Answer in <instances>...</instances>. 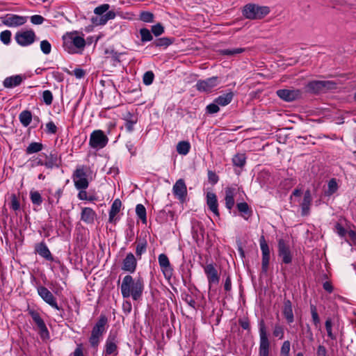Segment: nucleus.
<instances>
[{
	"label": "nucleus",
	"mask_w": 356,
	"mask_h": 356,
	"mask_svg": "<svg viewBox=\"0 0 356 356\" xmlns=\"http://www.w3.org/2000/svg\"><path fill=\"white\" fill-rule=\"evenodd\" d=\"M109 8L110 6L107 3L102 4L95 8L94 13L96 15H104L105 13L108 12Z\"/></svg>",
	"instance_id": "49"
},
{
	"label": "nucleus",
	"mask_w": 356,
	"mask_h": 356,
	"mask_svg": "<svg viewBox=\"0 0 356 356\" xmlns=\"http://www.w3.org/2000/svg\"><path fill=\"white\" fill-rule=\"evenodd\" d=\"M29 314L31 315L35 323L37 325L38 327L39 328L41 336L43 337L44 334L48 335V330L46 327L44 321L40 317V314L35 310H31L29 311Z\"/></svg>",
	"instance_id": "20"
},
{
	"label": "nucleus",
	"mask_w": 356,
	"mask_h": 356,
	"mask_svg": "<svg viewBox=\"0 0 356 356\" xmlns=\"http://www.w3.org/2000/svg\"><path fill=\"white\" fill-rule=\"evenodd\" d=\"M152 32L155 36H159L164 32V27L161 24L158 23L152 26Z\"/></svg>",
	"instance_id": "56"
},
{
	"label": "nucleus",
	"mask_w": 356,
	"mask_h": 356,
	"mask_svg": "<svg viewBox=\"0 0 356 356\" xmlns=\"http://www.w3.org/2000/svg\"><path fill=\"white\" fill-rule=\"evenodd\" d=\"M137 266V260L133 253L129 252L127 254L122 262V269L124 271L134 273Z\"/></svg>",
	"instance_id": "19"
},
{
	"label": "nucleus",
	"mask_w": 356,
	"mask_h": 356,
	"mask_svg": "<svg viewBox=\"0 0 356 356\" xmlns=\"http://www.w3.org/2000/svg\"><path fill=\"white\" fill-rule=\"evenodd\" d=\"M154 74L152 71L146 72L143 76V82L146 86H149L153 83Z\"/></svg>",
	"instance_id": "47"
},
{
	"label": "nucleus",
	"mask_w": 356,
	"mask_h": 356,
	"mask_svg": "<svg viewBox=\"0 0 356 356\" xmlns=\"http://www.w3.org/2000/svg\"><path fill=\"white\" fill-rule=\"evenodd\" d=\"M283 314L289 323L294 321V316L292 309V303L289 300H285L284 302Z\"/></svg>",
	"instance_id": "27"
},
{
	"label": "nucleus",
	"mask_w": 356,
	"mask_h": 356,
	"mask_svg": "<svg viewBox=\"0 0 356 356\" xmlns=\"http://www.w3.org/2000/svg\"><path fill=\"white\" fill-rule=\"evenodd\" d=\"M40 49L44 54H49L51 51V45L50 42L47 40L41 41Z\"/></svg>",
	"instance_id": "53"
},
{
	"label": "nucleus",
	"mask_w": 356,
	"mask_h": 356,
	"mask_svg": "<svg viewBox=\"0 0 356 356\" xmlns=\"http://www.w3.org/2000/svg\"><path fill=\"white\" fill-rule=\"evenodd\" d=\"M19 120L24 127H28L32 120L31 112L28 110L23 111L19 115Z\"/></svg>",
	"instance_id": "35"
},
{
	"label": "nucleus",
	"mask_w": 356,
	"mask_h": 356,
	"mask_svg": "<svg viewBox=\"0 0 356 356\" xmlns=\"http://www.w3.org/2000/svg\"><path fill=\"white\" fill-rule=\"evenodd\" d=\"M312 200L311 192L309 190H307L305 192L303 200L300 204L302 216H307L309 214Z\"/></svg>",
	"instance_id": "26"
},
{
	"label": "nucleus",
	"mask_w": 356,
	"mask_h": 356,
	"mask_svg": "<svg viewBox=\"0 0 356 356\" xmlns=\"http://www.w3.org/2000/svg\"><path fill=\"white\" fill-rule=\"evenodd\" d=\"M147 248V242L140 241L137 243L136 248V256L138 257V259H140L141 255L145 252Z\"/></svg>",
	"instance_id": "46"
},
{
	"label": "nucleus",
	"mask_w": 356,
	"mask_h": 356,
	"mask_svg": "<svg viewBox=\"0 0 356 356\" xmlns=\"http://www.w3.org/2000/svg\"><path fill=\"white\" fill-rule=\"evenodd\" d=\"M245 51V48H234V49H225L220 50V54L229 56H234L239 54H242Z\"/></svg>",
	"instance_id": "38"
},
{
	"label": "nucleus",
	"mask_w": 356,
	"mask_h": 356,
	"mask_svg": "<svg viewBox=\"0 0 356 356\" xmlns=\"http://www.w3.org/2000/svg\"><path fill=\"white\" fill-rule=\"evenodd\" d=\"M107 318L105 316H100L99 320L94 325L91 336L89 339V342L93 348H97L100 342V339L103 334L106 331V325L107 323Z\"/></svg>",
	"instance_id": "4"
},
{
	"label": "nucleus",
	"mask_w": 356,
	"mask_h": 356,
	"mask_svg": "<svg viewBox=\"0 0 356 356\" xmlns=\"http://www.w3.org/2000/svg\"><path fill=\"white\" fill-rule=\"evenodd\" d=\"M310 311L312 318V321L316 326L318 327L320 324V318L317 312L316 307L314 305H310Z\"/></svg>",
	"instance_id": "45"
},
{
	"label": "nucleus",
	"mask_w": 356,
	"mask_h": 356,
	"mask_svg": "<svg viewBox=\"0 0 356 356\" xmlns=\"http://www.w3.org/2000/svg\"><path fill=\"white\" fill-rule=\"evenodd\" d=\"M234 93L232 92H229L227 93L218 96L217 98L215 99L214 102L221 106H225L229 104L232 101Z\"/></svg>",
	"instance_id": "30"
},
{
	"label": "nucleus",
	"mask_w": 356,
	"mask_h": 356,
	"mask_svg": "<svg viewBox=\"0 0 356 356\" xmlns=\"http://www.w3.org/2000/svg\"><path fill=\"white\" fill-rule=\"evenodd\" d=\"M96 216L95 212L90 207H84L81 210V220L87 224H92Z\"/></svg>",
	"instance_id": "25"
},
{
	"label": "nucleus",
	"mask_w": 356,
	"mask_h": 356,
	"mask_svg": "<svg viewBox=\"0 0 356 356\" xmlns=\"http://www.w3.org/2000/svg\"><path fill=\"white\" fill-rule=\"evenodd\" d=\"M238 211L241 213V216L248 220L252 216V210L246 202H240L236 204Z\"/></svg>",
	"instance_id": "31"
},
{
	"label": "nucleus",
	"mask_w": 356,
	"mask_h": 356,
	"mask_svg": "<svg viewBox=\"0 0 356 356\" xmlns=\"http://www.w3.org/2000/svg\"><path fill=\"white\" fill-rule=\"evenodd\" d=\"M191 148L190 143L187 141H181L177 145V151L179 154L186 155Z\"/></svg>",
	"instance_id": "37"
},
{
	"label": "nucleus",
	"mask_w": 356,
	"mask_h": 356,
	"mask_svg": "<svg viewBox=\"0 0 356 356\" xmlns=\"http://www.w3.org/2000/svg\"><path fill=\"white\" fill-rule=\"evenodd\" d=\"M20 205L19 202L15 195H12L11 196V202H10V208L14 211H17L19 209Z\"/></svg>",
	"instance_id": "59"
},
{
	"label": "nucleus",
	"mask_w": 356,
	"mask_h": 356,
	"mask_svg": "<svg viewBox=\"0 0 356 356\" xmlns=\"http://www.w3.org/2000/svg\"><path fill=\"white\" fill-rule=\"evenodd\" d=\"M43 145L40 143L33 142L26 147V152L27 154L39 152L42 149Z\"/></svg>",
	"instance_id": "36"
},
{
	"label": "nucleus",
	"mask_w": 356,
	"mask_h": 356,
	"mask_svg": "<svg viewBox=\"0 0 356 356\" xmlns=\"http://www.w3.org/2000/svg\"><path fill=\"white\" fill-rule=\"evenodd\" d=\"M208 179L211 184H216L218 181V176L216 174V172L211 170H209Z\"/></svg>",
	"instance_id": "62"
},
{
	"label": "nucleus",
	"mask_w": 356,
	"mask_h": 356,
	"mask_svg": "<svg viewBox=\"0 0 356 356\" xmlns=\"http://www.w3.org/2000/svg\"><path fill=\"white\" fill-rule=\"evenodd\" d=\"M26 22V18L25 17L14 14H7L1 17L3 24L8 27L19 26L24 24Z\"/></svg>",
	"instance_id": "12"
},
{
	"label": "nucleus",
	"mask_w": 356,
	"mask_h": 356,
	"mask_svg": "<svg viewBox=\"0 0 356 356\" xmlns=\"http://www.w3.org/2000/svg\"><path fill=\"white\" fill-rule=\"evenodd\" d=\"M347 234L350 240H346V241L351 245H356V232L353 230H350Z\"/></svg>",
	"instance_id": "60"
},
{
	"label": "nucleus",
	"mask_w": 356,
	"mask_h": 356,
	"mask_svg": "<svg viewBox=\"0 0 356 356\" xmlns=\"http://www.w3.org/2000/svg\"><path fill=\"white\" fill-rule=\"evenodd\" d=\"M38 293L40 297L51 307L60 310V308L58 306L56 298L54 296L53 293L45 286H39L37 288Z\"/></svg>",
	"instance_id": "10"
},
{
	"label": "nucleus",
	"mask_w": 356,
	"mask_h": 356,
	"mask_svg": "<svg viewBox=\"0 0 356 356\" xmlns=\"http://www.w3.org/2000/svg\"><path fill=\"white\" fill-rule=\"evenodd\" d=\"M35 252L42 257L44 258L47 261H53L54 257L49 251L48 247L44 242L39 243L35 245Z\"/></svg>",
	"instance_id": "23"
},
{
	"label": "nucleus",
	"mask_w": 356,
	"mask_h": 356,
	"mask_svg": "<svg viewBox=\"0 0 356 356\" xmlns=\"http://www.w3.org/2000/svg\"><path fill=\"white\" fill-rule=\"evenodd\" d=\"M57 161V154L55 152H51L49 155L46 156L44 165L48 169H52L54 166H58Z\"/></svg>",
	"instance_id": "33"
},
{
	"label": "nucleus",
	"mask_w": 356,
	"mask_h": 356,
	"mask_svg": "<svg viewBox=\"0 0 356 356\" xmlns=\"http://www.w3.org/2000/svg\"><path fill=\"white\" fill-rule=\"evenodd\" d=\"M207 204L210 209L216 216H219L218 203L217 196L214 193L208 192L207 193Z\"/></svg>",
	"instance_id": "22"
},
{
	"label": "nucleus",
	"mask_w": 356,
	"mask_h": 356,
	"mask_svg": "<svg viewBox=\"0 0 356 356\" xmlns=\"http://www.w3.org/2000/svg\"><path fill=\"white\" fill-rule=\"evenodd\" d=\"M270 341L268 338L266 327L264 321L259 323V356H269Z\"/></svg>",
	"instance_id": "7"
},
{
	"label": "nucleus",
	"mask_w": 356,
	"mask_h": 356,
	"mask_svg": "<svg viewBox=\"0 0 356 356\" xmlns=\"http://www.w3.org/2000/svg\"><path fill=\"white\" fill-rule=\"evenodd\" d=\"M115 13L113 10H109L104 15H96L91 18V22L95 26H102L107 23L110 19H113L115 17Z\"/></svg>",
	"instance_id": "21"
},
{
	"label": "nucleus",
	"mask_w": 356,
	"mask_h": 356,
	"mask_svg": "<svg viewBox=\"0 0 356 356\" xmlns=\"http://www.w3.org/2000/svg\"><path fill=\"white\" fill-rule=\"evenodd\" d=\"M336 88L337 83L332 81H312L306 86L307 90L312 93L326 92Z\"/></svg>",
	"instance_id": "5"
},
{
	"label": "nucleus",
	"mask_w": 356,
	"mask_h": 356,
	"mask_svg": "<svg viewBox=\"0 0 356 356\" xmlns=\"http://www.w3.org/2000/svg\"><path fill=\"white\" fill-rule=\"evenodd\" d=\"M62 195V191L60 189H58L54 194L51 195V197H49L48 201L49 203L51 205L54 204H58L59 202V200Z\"/></svg>",
	"instance_id": "51"
},
{
	"label": "nucleus",
	"mask_w": 356,
	"mask_h": 356,
	"mask_svg": "<svg viewBox=\"0 0 356 356\" xmlns=\"http://www.w3.org/2000/svg\"><path fill=\"white\" fill-rule=\"evenodd\" d=\"M259 244L262 254L261 271L267 273L270 262V248L264 236L260 237Z\"/></svg>",
	"instance_id": "9"
},
{
	"label": "nucleus",
	"mask_w": 356,
	"mask_h": 356,
	"mask_svg": "<svg viewBox=\"0 0 356 356\" xmlns=\"http://www.w3.org/2000/svg\"><path fill=\"white\" fill-rule=\"evenodd\" d=\"M11 31L5 30L0 33V40L6 45H8L11 42Z\"/></svg>",
	"instance_id": "43"
},
{
	"label": "nucleus",
	"mask_w": 356,
	"mask_h": 356,
	"mask_svg": "<svg viewBox=\"0 0 356 356\" xmlns=\"http://www.w3.org/2000/svg\"><path fill=\"white\" fill-rule=\"evenodd\" d=\"M68 39L75 47L83 49L86 46V41L83 37L78 36L75 33H70L68 35Z\"/></svg>",
	"instance_id": "29"
},
{
	"label": "nucleus",
	"mask_w": 356,
	"mask_h": 356,
	"mask_svg": "<svg viewBox=\"0 0 356 356\" xmlns=\"http://www.w3.org/2000/svg\"><path fill=\"white\" fill-rule=\"evenodd\" d=\"M42 99H43L44 102L47 105L51 104L52 101H53L52 92L50 90H44L42 92Z\"/></svg>",
	"instance_id": "55"
},
{
	"label": "nucleus",
	"mask_w": 356,
	"mask_h": 356,
	"mask_svg": "<svg viewBox=\"0 0 356 356\" xmlns=\"http://www.w3.org/2000/svg\"><path fill=\"white\" fill-rule=\"evenodd\" d=\"M136 213L138 217L143 221V223L147 222L146 209L143 204H138L136 205Z\"/></svg>",
	"instance_id": "40"
},
{
	"label": "nucleus",
	"mask_w": 356,
	"mask_h": 356,
	"mask_svg": "<svg viewBox=\"0 0 356 356\" xmlns=\"http://www.w3.org/2000/svg\"><path fill=\"white\" fill-rule=\"evenodd\" d=\"M37 39L35 33L32 29L17 31L15 35L16 42L21 47H28L33 44Z\"/></svg>",
	"instance_id": "6"
},
{
	"label": "nucleus",
	"mask_w": 356,
	"mask_h": 356,
	"mask_svg": "<svg viewBox=\"0 0 356 356\" xmlns=\"http://www.w3.org/2000/svg\"><path fill=\"white\" fill-rule=\"evenodd\" d=\"M233 164L235 166L243 167L246 162V157L244 154H237L232 159Z\"/></svg>",
	"instance_id": "39"
},
{
	"label": "nucleus",
	"mask_w": 356,
	"mask_h": 356,
	"mask_svg": "<svg viewBox=\"0 0 356 356\" xmlns=\"http://www.w3.org/2000/svg\"><path fill=\"white\" fill-rule=\"evenodd\" d=\"M158 260L164 276L170 279L172 275V268L168 257L165 254H161L159 255Z\"/></svg>",
	"instance_id": "17"
},
{
	"label": "nucleus",
	"mask_w": 356,
	"mask_h": 356,
	"mask_svg": "<svg viewBox=\"0 0 356 356\" xmlns=\"http://www.w3.org/2000/svg\"><path fill=\"white\" fill-rule=\"evenodd\" d=\"M290 346L291 344L289 341H285L283 343L280 350V354L282 356H289Z\"/></svg>",
	"instance_id": "57"
},
{
	"label": "nucleus",
	"mask_w": 356,
	"mask_h": 356,
	"mask_svg": "<svg viewBox=\"0 0 356 356\" xmlns=\"http://www.w3.org/2000/svg\"><path fill=\"white\" fill-rule=\"evenodd\" d=\"M327 336L332 340L337 339L336 336L332 333V323L331 318H327L325 323Z\"/></svg>",
	"instance_id": "50"
},
{
	"label": "nucleus",
	"mask_w": 356,
	"mask_h": 356,
	"mask_svg": "<svg viewBox=\"0 0 356 356\" xmlns=\"http://www.w3.org/2000/svg\"><path fill=\"white\" fill-rule=\"evenodd\" d=\"M31 22L33 24L39 25L43 23L44 17L39 15H35L31 17Z\"/></svg>",
	"instance_id": "64"
},
{
	"label": "nucleus",
	"mask_w": 356,
	"mask_h": 356,
	"mask_svg": "<svg viewBox=\"0 0 356 356\" xmlns=\"http://www.w3.org/2000/svg\"><path fill=\"white\" fill-rule=\"evenodd\" d=\"M124 120L125 121L124 127L126 130L131 132L134 130V125L137 122L136 118L129 112L126 114Z\"/></svg>",
	"instance_id": "34"
},
{
	"label": "nucleus",
	"mask_w": 356,
	"mask_h": 356,
	"mask_svg": "<svg viewBox=\"0 0 356 356\" xmlns=\"http://www.w3.org/2000/svg\"><path fill=\"white\" fill-rule=\"evenodd\" d=\"M108 142V137L102 130H95L90 134L89 145L93 149H102L106 147Z\"/></svg>",
	"instance_id": "8"
},
{
	"label": "nucleus",
	"mask_w": 356,
	"mask_h": 356,
	"mask_svg": "<svg viewBox=\"0 0 356 356\" xmlns=\"http://www.w3.org/2000/svg\"><path fill=\"white\" fill-rule=\"evenodd\" d=\"M219 105L216 103L210 104L207 106V111L210 114L216 113L219 111Z\"/></svg>",
	"instance_id": "61"
},
{
	"label": "nucleus",
	"mask_w": 356,
	"mask_h": 356,
	"mask_svg": "<svg viewBox=\"0 0 356 356\" xmlns=\"http://www.w3.org/2000/svg\"><path fill=\"white\" fill-rule=\"evenodd\" d=\"M140 19L144 22H152L154 21V15L150 12L143 11L140 14Z\"/></svg>",
	"instance_id": "52"
},
{
	"label": "nucleus",
	"mask_w": 356,
	"mask_h": 356,
	"mask_svg": "<svg viewBox=\"0 0 356 356\" xmlns=\"http://www.w3.org/2000/svg\"><path fill=\"white\" fill-rule=\"evenodd\" d=\"M57 127L54 122L50 121L46 124V132L49 134H55L57 132Z\"/></svg>",
	"instance_id": "58"
},
{
	"label": "nucleus",
	"mask_w": 356,
	"mask_h": 356,
	"mask_svg": "<svg viewBox=\"0 0 356 356\" xmlns=\"http://www.w3.org/2000/svg\"><path fill=\"white\" fill-rule=\"evenodd\" d=\"M122 207V202L120 199H115L109 211V222H112L114 221L115 216L120 212Z\"/></svg>",
	"instance_id": "32"
},
{
	"label": "nucleus",
	"mask_w": 356,
	"mask_h": 356,
	"mask_svg": "<svg viewBox=\"0 0 356 356\" xmlns=\"http://www.w3.org/2000/svg\"><path fill=\"white\" fill-rule=\"evenodd\" d=\"M236 188L233 187H227L225 190V207L229 211L233 208L235 204L234 196L236 195Z\"/></svg>",
	"instance_id": "24"
},
{
	"label": "nucleus",
	"mask_w": 356,
	"mask_h": 356,
	"mask_svg": "<svg viewBox=\"0 0 356 356\" xmlns=\"http://www.w3.org/2000/svg\"><path fill=\"white\" fill-rule=\"evenodd\" d=\"M284 328L280 324H276L273 329V336L282 339L284 337Z\"/></svg>",
	"instance_id": "54"
},
{
	"label": "nucleus",
	"mask_w": 356,
	"mask_h": 356,
	"mask_svg": "<svg viewBox=\"0 0 356 356\" xmlns=\"http://www.w3.org/2000/svg\"><path fill=\"white\" fill-rule=\"evenodd\" d=\"M335 232L341 237H344L348 232L340 223L335 225Z\"/></svg>",
	"instance_id": "63"
},
{
	"label": "nucleus",
	"mask_w": 356,
	"mask_h": 356,
	"mask_svg": "<svg viewBox=\"0 0 356 356\" xmlns=\"http://www.w3.org/2000/svg\"><path fill=\"white\" fill-rule=\"evenodd\" d=\"M22 82L21 75H15L7 77L3 81V86L7 88H12L19 86Z\"/></svg>",
	"instance_id": "28"
},
{
	"label": "nucleus",
	"mask_w": 356,
	"mask_h": 356,
	"mask_svg": "<svg viewBox=\"0 0 356 356\" xmlns=\"http://www.w3.org/2000/svg\"><path fill=\"white\" fill-rule=\"evenodd\" d=\"M218 84V77L212 76L205 80H199L196 83V88L200 92H210Z\"/></svg>",
	"instance_id": "11"
},
{
	"label": "nucleus",
	"mask_w": 356,
	"mask_h": 356,
	"mask_svg": "<svg viewBox=\"0 0 356 356\" xmlns=\"http://www.w3.org/2000/svg\"><path fill=\"white\" fill-rule=\"evenodd\" d=\"M278 255L282 258L284 264H290L292 261V254L289 245L283 239L278 241Z\"/></svg>",
	"instance_id": "13"
},
{
	"label": "nucleus",
	"mask_w": 356,
	"mask_h": 356,
	"mask_svg": "<svg viewBox=\"0 0 356 356\" xmlns=\"http://www.w3.org/2000/svg\"><path fill=\"white\" fill-rule=\"evenodd\" d=\"M140 34L141 36V41L143 42H149L152 40L153 37L150 31L147 29L143 28L140 30Z\"/></svg>",
	"instance_id": "44"
},
{
	"label": "nucleus",
	"mask_w": 356,
	"mask_h": 356,
	"mask_svg": "<svg viewBox=\"0 0 356 356\" xmlns=\"http://www.w3.org/2000/svg\"><path fill=\"white\" fill-rule=\"evenodd\" d=\"M270 13L268 6H259L255 3L246 4L243 8V16L249 19H261Z\"/></svg>",
	"instance_id": "3"
},
{
	"label": "nucleus",
	"mask_w": 356,
	"mask_h": 356,
	"mask_svg": "<svg viewBox=\"0 0 356 356\" xmlns=\"http://www.w3.org/2000/svg\"><path fill=\"white\" fill-rule=\"evenodd\" d=\"M172 40L168 38H161L156 40L154 44L156 47H168L172 44Z\"/></svg>",
	"instance_id": "48"
},
{
	"label": "nucleus",
	"mask_w": 356,
	"mask_h": 356,
	"mask_svg": "<svg viewBox=\"0 0 356 356\" xmlns=\"http://www.w3.org/2000/svg\"><path fill=\"white\" fill-rule=\"evenodd\" d=\"M204 270L207 275L209 286L218 284L220 281V276L213 264H209L204 266Z\"/></svg>",
	"instance_id": "16"
},
{
	"label": "nucleus",
	"mask_w": 356,
	"mask_h": 356,
	"mask_svg": "<svg viewBox=\"0 0 356 356\" xmlns=\"http://www.w3.org/2000/svg\"><path fill=\"white\" fill-rule=\"evenodd\" d=\"M90 168L86 165H78L72 175L74 186L77 190H86L89 186L88 179Z\"/></svg>",
	"instance_id": "2"
},
{
	"label": "nucleus",
	"mask_w": 356,
	"mask_h": 356,
	"mask_svg": "<svg viewBox=\"0 0 356 356\" xmlns=\"http://www.w3.org/2000/svg\"><path fill=\"white\" fill-rule=\"evenodd\" d=\"M276 94L285 102H293L301 96V92L298 89H280L277 90Z\"/></svg>",
	"instance_id": "14"
},
{
	"label": "nucleus",
	"mask_w": 356,
	"mask_h": 356,
	"mask_svg": "<svg viewBox=\"0 0 356 356\" xmlns=\"http://www.w3.org/2000/svg\"><path fill=\"white\" fill-rule=\"evenodd\" d=\"M172 192L181 202H184L187 195V188L185 181L182 179H178L172 188Z\"/></svg>",
	"instance_id": "15"
},
{
	"label": "nucleus",
	"mask_w": 356,
	"mask_h": 356,
	"mask_svg": "<svg viewBox=\"0 0 356 356\" xmlns=\"http://www.w3.org/2000/svg\"><path fill=\"white\" fill-rule=\"evenodd\" d=\"M144 289V282L142 278L133 279L127 275L124 276L121 284V293L123 298L131 297L133 300H139Z\"/></svg>",
	"instance_id": "1"
},
{
	"label": "nucleus",
	"mask_w": 356,
	"mask_h": 356,
	"mask_svg": "<svg viewBox=\"0 0 356 356\" xmlns=\"http://www.w3.org/2000/svg\"><path fill=\"white\" fill-rule=\"evenodd\" d=\"M117 334L110 332L105 344V354L111 355L117 353Z\"/></svg>",
	"instance_id": "18"
},
{
	"label": "nucleus",
	"mask_w": 356,
	"mask_h": 356,
	"mask_svg": "<svg viewBox=\"0 0 356 356\" xmlns=\"http://www.w3.org/2000/svg\"><path fill=\"white\" fill-rule=\"evenodd\" d=\"M30 199L31 200V202L37 206H40L42 202V197L40 193L36 191H31Z\"/></svg>",
	"instance_id": "41"
},
{
	"label": "nucleus",
	"mask_w": 356,
	"mask_h": 356,
	"mask_svg": "<svg viewBox=\"0 0 356 356\" xmlns=\"http://www.w3.org/2000/svg\"><path fill=\"white\" fill-rule=\"evenodd\" d=\"M338 189V184L335 179H332L329 181L327 184V190L325 192V194L327 196H330L334 194Z\"/></svg>",
	"instance_id": "42"
}]
</instances>
